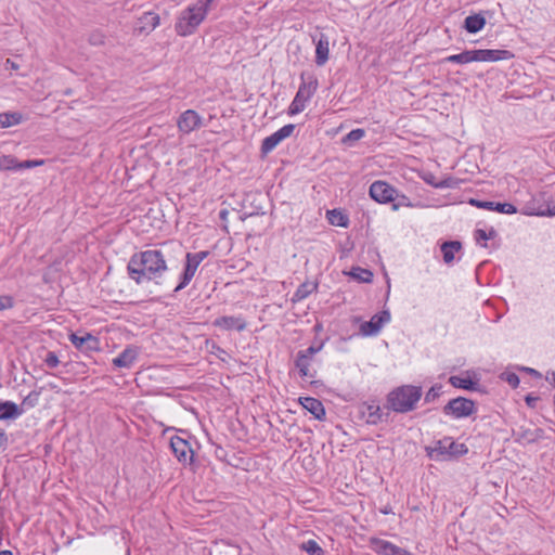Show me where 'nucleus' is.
I'll list each match as a JSON object with an SVG mask.
<instances>
[{
	"mask_svg": "<svg viewBox=\"0 0 555 555\" xmlns=\"http://www.w3.org/2000/svg\"><path fill=\"white\" fill-rule=\"evenodd\" d=\"M167 269L165 256L158 249L135 253L127 264L128 275L137 284L162 278Z\"/></svg>",
	"mask_w": 555,
	"mask_h": 555,
	"instance_id": "1",
	"label": "nucleus"
},
{
	"mask_svg": "<svg viewBox=\"0 0 555 555\" xmlns=\"http://www.w3.org/2000/svg\"><path fill=\"white\" fill-rule=\"evenodd\" d=\"M217 0H198L185 8L175 24L176 33L181 37L194 34L197 27L206 18L208 12L214 8Z\"/></svg>",
	"mask_w": 555,
	"mask_h": 555,
	"instance_id": "2",
	"label": "nucleus"
},
{
	"mask_svg": "<svg viewBox=\"0 0 555 555\" xmlns=\"http://www.w3.org/2000/svg\"><path fill=\"white\" fill-rule=\"evenodd\" d=\"M422 397V388L403 385L391 390L387 396L388 408L397 413H406L415 409Z\"/></svg>",
	"mask_w": 555,
	"mask_h": 555,
	"instance_id": "3",
	"label": "nucleus"
},
{
	"mask_svg": "<svg viewBox=\"0 0 555 555\" xmlns=\"http://www.w3.org/2000/svg\"><path fill=\"white\" fill-rule=\"evenodd\" d=\"M514 54L508 50H465L459 54L447 56L443 61L447 63L467 64L470 62H496L511 60Z\"/></svg>",
	"mask_w": 555,
	"mask_h": 555,
	"instance_id": "4",
	"label": "nucleus"
},
{
	"mask_svg": "<svg viewBox=\"0 0 555 555\" xmlns=\"http://www.w3.org/2000/svg\"><path fill=\"white\" fill-rule=\"evenodd\" d=\"M300 78L301 83L299 89L288 107L289 115L301 113L306 107V103L313 96L318 89V79L314 76L310 75L306 79L305 74H301Z\"/></svg>",
	"mask_w": 555,
	"mask_h": 555,
	"instance_id": "5",
	"label": "nucleus"
},
{
	"mask_svg": "<svg viewBox=\"0 0 555 555\" xmlns=\"http://www.w3.org/2000/svg\"><path fill=\"white\" fill-rule=\"evenodd\" d=\"M468 452L464 443L455 442L451 437H444L437 441L436 446L428 450V455L436 461H446Z\"/></svg>",
	"mask_w": 555,
	"mask_h": 555,
	"instance_id": "6",
	"label": "nucleus"
},
{
	"mask_svg": "<svg viewBox=\"0 0 555 555\" xmlns=\"http://www.w3.org/2000/svg\"><path fill=\"white\" fill-rule=\"evenodd\" d=\"M208 255H209V251H207V250L186 254L184 270L180 276L179 284L175 288L176 293L183 289L184 287H186L189 285V283L194 278L198 266L205 258H207Z\"/></svg>",
	"mask_w": 555,
	"mask_h": 555,
	"instance_id": "7",
	"label": "nucleus"
},
{
	"mask_svg": "<svg viewBox=\"0 0 555 555\" xmlns=\"http://www.w3.org/2000/svg\"><path fill=\"white\" fill-rule=\"evenodd\" d=\"M475 412V401L464 397L454 398L443 406V413L454 418L468 417L473 415Z\"/></svg>",
	"mask_w": 555,
	"mask_h": 555,
	"instance_id": "8",
	"label": "nucleus"
},
{
	"mask_svg": "<svg viewBox=\"0 0 555 555\" xmlns=\"http://www.w3.org/2000/svg\"><path fill=\"white\" fill-rule=\"evenodd\" d=\"M369 193L372 199L380 204L392 203L398 197L397 190L387 182L380 180L371 184Z\"/></svg>",
	"mask_w": 555,
	"mask_h": 555,
	"instance_id": "9",
	"label": "nucleus"
},
{
	"mask_svg": "<svg viewBox=\"0 0 555 555\" xmlns=\"http://www.w3.org/2000/svg\"><path fill=\"white\" fill-rule=\"evenodd\" d=\"M204 126L203 118L194 109L184 111L177 120L178 130L182 134H189Z\"/></svg>",
	"mask_w": 555,
	"mask_h": 555,
	"instance_id": "10",
	"label": "nucleus"
},
{
	"mask_svg": "<svg viewBox=\"0 0 555 555\" xmlns=\"http://www.w3.org/2000/svg\"><path fill=\"white\" fill-rule=\"evenodd\" d=\"M390 321V313L384 310L374 314L370 321H365L360 325V334L364 337L377 335L382 327Z\"/></svg>",
	"mask_w": 555,
	"mask_h": 555,
	"instance_id": "11",
	"label": "nucleus"
},
{
	"mask_svg": "<svg viewBox=\"0 0 555 555\" xmlns=\"http://www.w3.org/2000/svg\"><path fill=\"white\" fill-rule=\"evenodd\" d=\"M170 448L180 463L192 464L194 452L188 440L175 436L170 439Z\"/></svg>",
	"mask_w": 555,
	"mask_h": 555,
	"instance_id": "12",
	"label": "nucleus"
},
{
	"mask_svg": "<svg viewBox=\"0 0 555 555\" xmlns=\"http://www.w3.org/2000/svg\"><path fill=\"white\" fill-rule=\"evenodd\" d=\"M294 129L295 125L288 124L273 132L271 135L264 138L261 144V152L264 154L271 152L281 141L291 137Z\"/></svg>",
	"mask_w": 555,
	"mask_h": 555,
	"instance_id": "13",
	"label": "nucleus"
},
{
	"mask_svg": "<svg viewBox=\"0 0 555 555\" xmlns=\"http://www.w3.org/2000/svg\"><path fill=\"white\" fill-rule=\"evenodd\" d=\"M69 341L82 352L98 351L100 349V340L90 333H86L82 336L72 333Z\"/></svg>",
	"mask_w": 555,
	"mask_h": 555,
	"instance_id": "14",
	"label": "nucleus"
},
{
	"mask_svg": "<svg viewBox=\"0 0 555 555\" xmlns=\"http://www.w3.org/2000/svg\"><path fill=\"white\" fill-rule=\"evenodd\" d=\"M312 41L315 44V64L323 66L330 57V41L328 37L323 33L311 35Z\"/></svg>",
	"mask_w": 555,
	"mask_h": 555,
	"instance_id": "15",
	"label": "nucleus"
},
{
	"mask_svg": "<svg viewBox=\"0 0 555 555\" xmlns=\"http://www.w3.org/2000/svg\"><path fill=\"white\" fill-rule=\"evenodd\" d=\"M370 544L374 552L382 555H414L405 548L399 547L389 541L378 538H372L370 540Z\"/></svg>",
	"mask_w": 555,
	"mask_h": 555,
	"instance_id": "16",
	"label": "nucleus"
},
{
	"mask_svg": "<svg viewBox=\"0 0 555 555\" xmlns=\"http://www.w3.org/2000/svg\"><path fill=\"white\" fill-rule=\"evenodd\" d=\"M212 325L223 331L243 332L247 327V322L242 315H222L215 319Z\"/></svg>",
	"mask_w": 555,
	"mask_h": 555,
	"instance_id": "17",
	"label": "nucleus"
},
{
	"mask_svg": "<svg viewBox=\"0 0 555 555\" xmlns=\"http://www.w3.org/2000/svg\"><path fill=\"white\" fill-rule=\"evenodd\" d=\"M159 15L154 12H145L135 23L134 31L138 34L151 33L159 25Z\"/></svg>",
	"mask_w": 555,
	"mask_h": 555,
	"instance_id": "18",
	"label": "nucleus"
},
{
	"mask_svg": "<svg viewBox=\"0 0 555 555\" xmlns=\"http://www.w3.org/2000/svg\"><path fill=\"white\" fill-rule=\"evenodd\" d=\"M470 204L482 209L494 210L501 214L512 215L517 211L516 207L509 203H495L488 201L470 199Z\"/></svg>",
	"mask_w": 555,
	"mask_h": 555,
	"instance_id": "19",
	"label": "nucleus"
},
{
	"mask_svg": "<svg viewBox=\"0 0 555 555\" xmlns=\"http://www.w3.org/2000/svg\"><path fill=\"white\" fill-rule=\"evenodd\" d=\"M516 440L522 443H534L544 437V430L540 427L526 428L519 427L515 433Z\"/></svg>",
	"mask_w": 555,
	"mask_h": 555,
	"instance_id": "20",
	"label": "nucleus"
},
{
	"mask_svg": "<svg viewBox=\"0 0 555 555\" xmlns=\"http://www.w3.org/2000/svg\"><path fill=\"white\" fill-rule=\"evenodd\" d=\"M422 178L427 184L436 189H456L460 185V181L453 177H446L438 180L434 173L427 172Z\"/></svg>",
	"mask_w": 555,
	"mask_h": 555,
	"instance_id": "21",
	"label": "nucleus"
},
{
	"mask_svg": "<svg viewBox=\"0 0 555 555\" xmlns=\"http://www.w3.org/2000/svg\"><path fill=\"white\" fill-rule=\"evenodd\" d=\"M304 409L309 411L317 420L323 421L325 418V409L323 403L312 397H305L299 399Z\"/></svg>",
	"mask_w": 555,
	"mask_h": 555,
	"instance_id": "22",
	"label": "nucleus"
},
{
	"mask_svg": "<svg viewBox=\"0 0 555 555\" xmlns=\"http://www.w3.org/2000/svg\"><path fill=\"white\" fill-rule=\"evenodd\" d=\"M138 358V349L133 346L125 348L118 357L113 359V364L117 367H130Z\"/></svg>",
	"mask_w": 555,
	"mask_h": 555,
	"instance_id": "23",
	"label": "nucleus"
},
{
	"mask_svg": "<svg viewBox=\"0 0 555 555\" xmlns=\"http://www.w3.org/2000/svg\"><path fill=\"white\" fill-rule=\"evenodd\" d=\"M24 413L13 401L0 400V421L16 420Z\"/></svg>",
	"mask_w": 555,
	"mask_h": 555,
	"instance_id": "24",
	"label": "nucleus"
},
{
	"mask_svg": "<svg viewBox=\"0 0 555 555\" xmlns=\"http://www.w3.org/2000/svg\"><path fill=\"white\" fill-rule=\"evenodd\" d=\"M362 413L366 417L367 424L376 425L384 421V413L375 402L365 403Z\"/></svg>",
	"mask_w": 555,
	"mask_h": 555,
	"instance_id": "25",
	"label": "nucleus"
},
{
	"mask_svg": "<svg viewBox=\"0 0 555 555\" xmlns=\"http://www.w3.org/2000/svg\"><path fill=\"white\" fill-rule=\"evenodd\" d=\"M449 383L454 388L465 389V390H476L478 383L472 380V378L468 375V372H466V375H453L450 376Z\"/></svg>",
	"mask_w": 555,
	"mask_h": 555,
	"instance_id": "26",
	"label": "nucleus"
},
{
	"mask_svg": "<svg viewBox=\"0 0 555 555\" xmlns=\"http://www.w3.org/2000/svg\"><path fill=\"white\" fill-rule=\"evenodd\" d=\"M486 25V18L482 14H473L465 18L464 29L469 34H476L480 31Z\"/></svg>",
	"mask_w": 555,
	"mask_h": 555,
	"instance_id": "27",
	"label": "nucleus"
},
{
	"mask_svg": "<svg viewBox=\"0 0 555 555\" xmlns=\"http://www.w3.org/2000/svg\"><path fill=\"white\" fill-rule=\"evenodd\" d=\"M23 114L20 112L0 113V128H9L20 125L23 121Z\"/></svg>",
	"mask_w": 555,
	"mask_h": 555,
	"instance_id": "28",
	"label": "nucleus"
},
{
	"mask_svg": "<svg viewBox=\"0 0 555 555\" xmlns=\"http://www.w3.org/2000/svg\"><path fill=\"white\" fill-rule=\"evenodd\" d=\"M462 248V244L459 241H448L441 245V251L443 255V261L451 263L454 260V254Z\"/></svg>",
	"mask_w": 555,
	"mask_h": 555,
	"instance_id": "29",
	"label": "nucleus"
},
{
	"mask_svg": "<svg viewBox=\"0 0 555 555\" xmlns=\"http://www.w3.org/2000/svg\"><path fill=\"white\" fill-rule=\"evenodd\" d=\"M318 283L315 282H304L301 283L294 294V301H301L306 299L311 293L317 291Z\"/></svg>",
	"mask_w": 555,
	"mask_h": 555,
	"instance_id": "30",
	"label": "nucleus"
},
{
	"mask_svg": "<svg viewBox=\"0 0 555 555\" xmlns=\"http://www.w3.org/2000/svg\"><path fill=\"white\" fill-rule=\"evenodd\" d=\"M13 164L10 165V170H22V169H30L44 164L43 159H27L24 162H18L15 156H13Z\"/></svg>",
	"mask_w": 555,
	"mask_h": 555,
	"instance_id": "31",
	"label": "nucleus"
},
{
	"mask_svg": "<svg viewBox=\"0 0 555 555\" xmlns=\"http://www.w3.org/2000/svg\"><path fill=\"white\" fill-rule=\"evenodd\" d=\"M349 275L352 279L363 283H370L373 280L372 271L360 267L352 268L351 271L349 272Z\"/></svg>",
	"mask_w": 555,
	"mask_h": 555,
	"instance_id": "32",
	"label": "nucleus"
},
{
	"mask_svg": "<svg viewBox=\"0 0 555 555\" xmlns=\"http://www.w3.org/2000/svg\"><path fill=\"white\" fill-rule=\"evenodd\" d=\"M310 362L309 360L305 359L304 353H297L295 365L299 370V374L301 377H313V374L310 372Z\"/></svg>",
	"mask_w": 555,
	"mask_h": 555,
	"instance_id": "33",
	"label": "nucleus"
},
{
	"mask_svg": "<svg viewBox=\"0 0 555 555\" xmlns=\"http://www.w3.org/2000/svg\"><path fill=\"white\" fill-rule=\"evenodd\" d=\"M327 219L331 224L343 228H346L349 222L348 217L337 209L327 211Z\"/></svg>",
	"mask_w": 555,
	"mask_h": 555,
	"instance_id": "34",
	"label": "nucleus"
},
{
	"mask_svg": "<svg viewBox=\"0 0 555 555\" xmlns=\"http://www.w3.org/2000/svg\"><path fill=\"white\" fill-rule=\"evenodd\" d=\"M40 393H41L40 390H33V391H30L23 399L20 409H23L25 411L26 409H30V408L36 406L38 404V402H39Z\"/></svg>",
	"mask_w": 555,
	"mask_h": 555,
	"instance_id": "35",
	"label": "nucleus"
},
{
	"mask_svg": "<svg viewBox=\"0 0 555 555\" xmlns=\"http://www.w3.org/2000/svg\"><path fill=\"white\" fill-rule=\"evenodd\" d=\"M301 550L306 551L309 555H324V551L314 540H308L301 544Z\"/></svg>",
	"mask_w": 555,
	"mask_h": 555,
	"instance_id": "36",
	"label": "nucleus"
},
{
	"mask_svg": "<svg viewBox=\"0 0 555 555\" xmlns=\"http://www.w3.org/2000/svg\"><path fill=\"white\" fill-rule=\"evenodd\" d=\"M364 135L365 131L363 129H353L343 138V143L352 145L353 142L361 140Z\"/></svg>",
	"mask_w": 555,
	"mask_h": 555,
	"instance_id": "37",
	"label": "nucleus"
},
{
	"mask_svg": "<svg viewBox=\"0 0 555 555\" xmlns=\"http://www.w3.org/2000/svg\"><path fill=\"white\" fill-rule=\"evenodd\" d=\"M496 236V231L491 228L489 232L482 229H477L475 231V238L479 243L480 241H488Z\"/></svg>",
	"mask_w": 555,
	"mask_h": 555,
	"instance_id": "38",
	"label": "nucleus"
},
{
	"mask_svg": "<svg viewBox=\"0 0 555 555\" xmlns=\"http://www.w3.org/2000/svg\"><path fill=\"white\" fill-rule=\"evenodd\" d=\"M323 348V343L318 346H310L305 350H300L297 353H304L305 359L311 361L313 356L318 353Z\"/></svg>",
	"mask_w": 555,
	"mask_h": 555,
	"instance_id": "39",
	"label": "nucleus"
},
{
	"mask_svg": "<svg viewBox=\"0 0 555 555\" xmlns=\"http://www.w3.org/2000/svg\"><path fill=\"white\" fill-rule=\"evenodd\" d=\"M104 39H105V36L101 31L95 30L89 35L88 41L92 46H101L104 43Z\"/></svg>",
	"mask_w": 555,
	"mask_h": 555,
	"instance_id": "40",
	"label": "nucleus"
},
{
	"mask_svg": "<svg viewBox=\"0 0 555 555\" xmlns=\"http://www.w3.org/2000/svg\"><path fill=\"white\" fill-rule=\"evenodd\" d=\"M43 361L49 369H54L60 364L59 357L53 351H49Z\"/></svg>",
	"mask_w": 555,
	"mask_h": 555,
	"instance_id": "41",
	"label": "nucleus"
},
{
	"mask_svg": "<svg viewBox=\"0 0 555 555\" xmlns=\"http://www.w3.org/2000/svg\"><path fill=\"white\" fill-rule=\"evenodd\" d=\"M503 379L513 388H517L518 385H519V377L517 374L515 373H504L503 375Z\"/></svg>",
	"mask_w": 555,
	"mask_h": 555,
	"instance_id": "42",
	"label": "nucleus"
},
{
	"mask_svg": "<svg viewBox=\"0 0 555 555\" xmlns=\"http://www.w3.org/2000/svg\"><path fill=\"white\" fill-rule=\"evenodd\" d=\"M441 393V386H433L425 395V401H435Z\"/></svg>",
	"mask_w": 555,
	"mask_h": 555,
	"instance_id": "43",
	"label": "nucleus"
},
{
	"mask_svg": "<svg viewBox=\"0 0 555 555\" xmlns=\"http://www.w3.org/2000/svg\"><path fill=\"white\" fill-rule=\"evenodd\" d=\"M13 155H0V170H10V165L13 164Z\"/></svg>",
	"mask_w": 555,
	"mask_h": 555,
	"instance_id": "44",
	"label": "nucleus"
},
{
	"mask_svg": "<svg viewBox=\"0 0 555 555\" xmlns=\"http://www.w3.org/2000/svg\"><path fill=\"white\" fill-rule=\"evenodd\" d=\"M401 206H410L408 198L404 195H399L395 202H392V209L397 210Z\"/></svg>",
	"mask_w": 555,
	"mask_h": 555,
	"instance_id": "45",
	"label": "nucleus"
},
{
	"mask_svg": "<svg viewBox=\"0 0 555 555\" xmlns=\"http://www.w3.org/2000/svg\"><path fill=\"white\" fill-rule=\"evenodd\" d=\"M13 306L12 298L10 296L0 295V311L9 309Z\"/></svg>",
	"mask_w": 555,
	"mask_h": 555,
	"instance_id": "46",
	"label": "nucleus"
},
{
	"mask_svg": "<svg viewBox=\"0 0 555 555\" xmlns=\"http://www.w3.org/2000/svg\"><path fill=\"white\" fill-rule=\"evenodd\" d=\"M8 441L7 434L3 429H0V449H2Z\"/></svg>",
	"mask_w": 555,
	"mask_h": 555,
	"instance_id": "47",
	"label": "nucleus"
},
{
	"mask_svg": "<svg viewBox=\"0 0 555 555\" xmlns=\"http://www.w3.org/2000/svg\"><path fill=\"white\" fill-rule=\"evenodd\" d=\"M538 398H534V397H531V396H527L526 397V403L530 406V408H534V404L537 402Z\"/></svg>",
	"mask_w": 555,
	"mask_h": 555,
	"instance_id": "48",
	"label": "nucleus"
},
{
	"mask_svg": "<svg viewBox=\"0 0 555 555\" xmlns=\"http://www.w3.org/2000/svg\"><path fill=\"white\" fill-rule=\"evenodd\" d=\"M524 370H525L526 372H528L530 375H533V376H535V377H540V376H541V374H540L537 370H534V369H531V367H524Z\"/></svg>",
	"mask_w": 555,
	"mask_h": 555,
	"instance_id": "49",
	"label": "nucleus"
},
{
	"mask_svg": "<svg viewBox=\"0 0 555 555\" xmlns=\"http://www.w3.org/2000/svg\"><path fill=\"white\" fill-rule=\"evenodd\" d=\"M0 555H13V553L9 550L0 551Z\"/></svg>",
	"mask_w": 555,
	"mask_h": 555,
	"instance_id": "50",
	"label": "nucleus"
},
{
	"mask_svg": "<svg viewBox=\"0 0 555 555\" xmlns=\"http://www.w3.org/2000/svg\"><path fill=\"white\" fill-rule=\"evenodd\" d=\"M383 514H389L391 513V508L390 507H385L380 511Z\"/></svg>",
	"mask_w": 555,
	"mask_h": 555,
	"instance_id": "51",
	"label": "nucleus"
},
{
	"mask_svg": "<svg viewBox=\"0 0 555 555\" xmlns=\"http://www.w3.org/2000/svg\"><path fill=\"white\" fill-rule=\"evenodd\" d=\"M225 215H227V211H225V210H222V211L220 212V217H221V218L225 217Z\"/></svg>",
	"mask_w": 555,
	"mask_h": 555,
	"instance_id": "52",
	"label": "nucleus"
},
{
	"mask_svg": "<svg viewBox=\"0 0 555 555\" xmlns=\"http://www.w3.org/2000/svg\"><path fill=\"white\" fill-rule=\"evenodd\" d=\"M553 401H554V405H555V395L553 396Z\"/></svg>",
	"mask_w": 555,
	"mask_h": 555,
	"instance_id": "53",
	"label": "nucleus"
}]
</instances>
